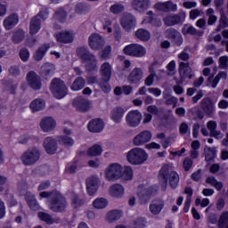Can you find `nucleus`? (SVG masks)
Returning <instances> with one entry per match:
<instances>
[{
    "label": "nucleus",
    "mask_w": 228,
    "mask_h": 228,
    "mask_svg": "<svg viewBox=\"0 0 228 228\" xmlns=\"http://www.w3.org/2000/svg\"><path fill=\"white\" fill-rule=\"evenodd\" d=\"M149 159V154L142 148H133L126 153V161L130 165H143Z\"/></svg>",
    "instance_id": "1"
},
{
    "label": "nucleus",
    "mask_w": 228,
    "mask_h": 228,
    "mask_svg": "<svg viewBox=\"0 0 228 228\" xmlns=\"http://www.w3.org/2000/svg\"><path fill=\"white\" fill-rule=\"evenodd\" d=\"M76 53L78 58L82 60L83 63H86V70L89 72H91V70H97V59H95V56L90 53L88 48L80 46L77 48Z\"/></svg>",
    "instance_id": "2"
},
{
    "label": "nucleus",
    "mask_w": 228,
    "mask_h": 228,
    "mask_svg": "<svg viewBox=\"0 0 228 228\" xmlns=\"http://www.w3.org/2000/svg\"><path fill=\"white\" fill-rule=\"evenodd\" d=\"M122 172H124V167L119 163L110 164L104 170L105 179L111 182L118 181L122 179Z\"/></svg>",
    "instance_id": "3"
},
{
    "label": "nucleus",
    "mask_w": 228,
    "mask_h": 228,
    "mask_svg": "<svg viewBox=\"0 0 228 228\" xmlns=\"http://www.w3.org/2000/svg\"><path fill=\"white\" fill-rule=\"evenodd\" d=\"M40 150L37 147H32L21 155L20 160L26 167H31L40 159Z\"/></svg>",
    "instance_id": "4"
},
{
    "label": "nucleus",
    "mask_w": 228,
    "mask_h": 228,
    "mask_svg": "<svg viewBox=\"0 0 228 228\" xmlns=\"http://www.w3.org/2000/svg\"><path fill=\"white\" fill-rule=\"evenodd\" d=\"M159 175L164 179L165 186H167V182L168 181L169 176V183L171 188H177V184H179V175L175 171L170 172L168 165H165L160 169Z\"/></svg>",
    "instance_id": "5"
},
{
    "label": "nucleus",
    "mask_w": 228,
    "mask_h": 228,
    "mask_svg": "<svg viewBox=\"0 0 228 228\" xmlns=\"http://www.w3.org/2000/svg\"><path fill=\"white\" fill-rule=\"evenodd\" d=\"M137 198L142 205L149 204V200H151V197L156 193L154 187H151L149 185H139L137 188Z\"/></svg>",
    "instance_id": "6"
},
{
    "label": "nucleus",
    "mask_w": 228,
    "mask_h": 228,
    "mask_svg": "<svg viewBox=\"0 0 228 228\" xmlns=\"http://www.w3.org/2000/svg\"><path fill=\"white\" fill-rule=\"evenodd\" d=\"M50 88L56 99H63L67 95V86L60 78H53Z\"/></svg>",
    "instance_id": "7"
},
{
    "label": "nucleus",
    "mask_w": 228,
    "mask_h": 228,
    "mask_svg": "<svg viewBox=\"0 0 228 228\" xmlns=\"http://www.w3.org/2000/svg\"><path fill=\"white\" fill-rule=\"evenodd\" d=\"M49 208L55 213H61V211H65V208H67V200H65L63 195L57 192L55 193V196L52 198V200L49 203Z\"/></svg>",
    "instance_id": "8"
},
{
    "label": "nucleus",
    "mask_w": 228,
    "mask_h": 228,
    "mask_svg": "<svg viewBox=\"0 0 228 228\" xmlns=\"http://www.w3.org/2000/svg\"><path fill=\"white\" fill-rule=\"evenodd\" d=\"M123 53L126 54V56H134L135 58H142L145 54H147V50L145 47L139 44H131L126 45L123 49Z\"/></svg>",
    "instance_id": "9"
},
{
    "label": "nucleus",
    "mask_w": 228,
    "mask_h": 228,
    "mask_svg": "<svg viewBox=\"0 0 228 228\" xmlns=\"http://www.w3.org/2000/svg\"><path fill=\"white\" fill-rule=\"evenodd\" d=\"M143 116L140 110H130L126 116V122L129 127H138Z\"/></svg>",
    "instance_id": "10"
},
{
    "label": "nucleus",
    "mask_w": 228,
    "mask_h": 228,
    "mask_svg": "<svg viewBox=\"0 0 228 228\" xmlns=\"http://www.w3.org/2000/svg\"><path fill=\"white\" fill-rule=\"evenodd\" d=\"M88 43L93 51H99L104 47L106 40H104V37H102V36L100 34L94 33L89 36Z\"/></svg>",
    "instance_id": "11"
},
{
    "label": "nucleus",
    "mask_w": 228,
    "mask_h": 228,
    "mask_svg": "<svg viewBox=\"0 0 228 228\" xmlns=\"http://www.w3.org/2000/svg\"><path fill=\"white\" fill-rule=\"evenodd\" d=\"M43 147L46 154H56V151H58V139L53 136H47L44 139Z\"/></svg>",
    "instance_id": "12"
},
{
    "label": "nucleus",
    "mask_w": 228,
    "mask_h": 228,
    "mask_svg": "<svg viewBox=\"0 0 228 228\" xmlns=\"http://www.w3.org/2000/svg\"><path fill=\"white\" fill-rule=\"evenodd\" d=\"M99 186H101V180H99V176L93 175L87 178L86 190L88 195H95L97 193V190H99Z\"/></svg>",
    "instance_id": "13"
},
{
    "label": "nucleus",
    "mask_w": 228,
    "mask_h": 228,
    "mask_svg": "<svg viewBox=\"0 0 228 228\" xmlns=\"http://www.w3.org/2000/svg\"><path fill=\"white\" fill-rule=\"evenodd\" d=\"M27 83L33 90H40L42 88V80L40 76L35 71H29L27 74Z\"/></svg>",
    "instance_id": "14"
},
{
    "label": "nucleus",
    "mask_w": 228,
    "mask_h": 228,
    "mask_svg": "<svg viewBox=\"0 0 228 228\" xmlns=\"http://www.w3.org/2000/svg\"><path fill=\"white\" fill-rule=\"evenodd\" d=\"M178 70L181 77V81L178 82V85H182L185 79H191V77H193V75L191 74L192 70L189 62H180Z\"/></svg>",
    "instance_id": "15"
},
{
    "label": "nucleus",
    "mask_w": 228,
    "mask_h": 228,
    "mask_svg": "<svg viewBox=\"0 0 228 228\" xmlns=\"http://www.w3.org/2000/svg\"><path fill=\"white\" fill-rule=\"evenodd\" d=\"M39 126L44 133H51L56 129V119L53 117L43 118Z\"/></svg>",
    "instance_id": "16"
},
{
    "label": "nucleus",
    "mask_w": 228,
    "mask_h": 228,
    "mask_svg": "<svg viewBox=\"0 0 228 228\" xmlns=\"http://www.w3.org/2000/svg\"><path fill=\"white\" fill-rule=\"evenodd\" d=\"M184 19H186V13L184 12H180L178 14L165 17L164 24H166V26H175V24L184 22Z\"/></svg>",
    "instance_id": "17"
},
{
    "label": "nucleus",
    "mask_w": 228,
    "mask_h": 228,
    "mask_svg": "<svg viewBox=\"0 0 228 228\" xmlns=\"http://www.w3.org/2000/svg\"><path fill=\"white\" fill-rule=\"evenodd\" d=\"M121 26L126 31H131V29L136 27V18L131 13H125L121 18Z\"/></svg>",
    "instance_id": "18"
},
{
    "label": "nucleus",
    "mask_w": 228,
    "mask_h": 228,
    "mask_svg": "<svg viewBox=\"0 0 228 228\" xmlns=\"http://www.w3.org/2000/svg\"><path fill=\"white\" fill-rule=\"evenodd\" d=\"M19 24V14L12 12L4 19L3 26L6 31L13 29Z\"/></svg>",
    "instance_id": "19"
},
{
    "label": "nucleus",
    "mask_w": 228,
    "mask_h": 228,
    "mask_svg": "<svg viewBox=\"0 0 228 228\" xmlns=\"http://www.w3.org/2000/svg\"><path fill=\"white\" fill-rule=\"evenodd\" d=\"M152 138V134H151L150 131H142L140 134H138L133 140L134 145L136 147H140L148 142H151V139Z\"/></svg>",
    "instance_id": "20"
},
{
    "label": "nucleus",
    "mask_w": 228,
    "mask_h": 228,
    "mask_svg": "<svg viewBox=\"0 0 228 228\" xmlns=\"http://www.w3.org/2000/svg\"><path fill=\"white\" fill-rule=\"evenodd\" d=\"M74 31L64 30L56 34V40L60 44H72L74 42Z\"/></svg>",
    "instance_id": "21"
},
{
    "label": "nucleus",
    "mask_w": 228,
    "mask_h": 228,
    "mask_svg": "<svg viewBox=\"0 0 228 228\" xmlns=\"http://www.w3.org/2000/svg\"><path fill=\"white\" fill-rule=\"evenodd\" d=\"M126 108L124 107H114L110 112V118L115 124H120L122 122V118H124V115H126Z\"/></svg>",
    "instance_id": "22"
},
{
    "label": "nucleus",
    "mask_w": 228,
    "mask_h": 228,
    "mask_svg": "<svg viewBox=\"0 0 228 228\" xmlns=\"http://www.w3.org/2000/svg\"><path fill=\"white\" fill-rule=\"evenodd\" d=\"M143 79V70L141 68H134L129 74L127 81L130 85H136Z\"/></svg>",
    "instance_id": "23"
},
{
    "label": "nucleus",
    "mask_w": 228,
    "mask_h": 228,
    "mask_svg": "<svg viewBox=\"0 0 228 228\" xmlns=\"http://www.w3.org/2000/svg\"><path fill=\"white\" fill-rule=\"evenodd\" d=\"M200 108L206 115H213L214 111L216 110L215 102H213V100L209 97H206L200 102Z\"/></svg>",
    "instance_id": "24"
},
{
    "label": "nucleus",
    "mask_w": 228,
    "mask_h": 228,
    "mask_svg": "<svg viewBox=\"0 0 228 228\" xmlns=\"http://www.w3.org/2000/svg\"><path fill=\"white\" fill-rule=\"evenodd\" d=\"M125 191L126 189H124V186L119 183H114L109 188L110 196L113 197L114 199H122Z\"/></svg>",
    "instance_id": "25"
},
{
    "label": "nucleus",
    "mask_w": 228,
    "mask_h": 228,
    "mask_svg": "<svg viewBox=\"0 0 228 228\" xmlns=\"http://www.w3.org/2000/svg\"><path fill=\"white\" fill-rule=\"evenodd\" d=\"M165 208V200H154L150 203V213L154 216H158L163 211Z\"/></svg>",
    "instance_id": "26"
},
{
    "label": "nucleus",
    "mask_w": 228,
    "mask_h": 228,
    "mask_svg": "<svg viewBox=\"0 0 228 228\" xmlns=\"http://www.w3.org/2000/svg\"><path fill=\"white\" fill-rule=\"evenodd\" d=\"M100 74L102 79H108L111 81V76H113V67L110 62H103L100 68Z\"/></svg>",
    "instance_id": "27"
},
{
    "label": "nucleus",
    "mask_w": 228,
    "mask_h": 228,
    "mask_svg": "<svg viewBox=\"0 0 228 228\" xmlns=\"http://www.w3.org/2000/svg\"><path fill=\"white\" fill-rule=\"evenodd\" d=\"M73 106L78 110V111H88L90 110L91 104L88 100L78 97L73 101Z\"/></svg>",
    "instance_id": "28"
},
{
    "label": "nucleus",
    "mask_w": 228,
    "mask_h": 228,
    "mask_svg": "<svg viewBox=\"0 0 228 228\" xmlns=\"http://www.w3.org/2000/svg\"><path fill=\"white\" fill-rule=\"evenodd\" d=\"M90 133H101L104 129V122L100 118L91 120L87 125Z\"/></svg>",
    "instance_id": "29"
},
{
    "label": "nucleus",
    "mask_w": 228,
    "mask_h": 228,
    "mask_svg": "<svg viewBox=\"0 0 228 228\" xmlns=\"http://www.w3.org/2000/svg\"><path fill=\"white\" fill-rule=\"evenodd\" d=\"M132 6L136 12H143L146 10H149L151 0H134Z\"/></svg>",
    "instance_id": "30"
},
{
    "label": "nucleus",
    "mask_w": 228,
    "mask_h": 228,
    "mask_svg": "<svg viewBox=\"0 0 228 228\" xmlns=\"http://www.w3.org/2000/svg\"><path fill=\"white\" fill-rule=\"evenodd\" d=\"M124 216V213L122 210L114 209L110 210L106 214L105 220L109 222V224H113V222H117L118 220H120L122 216Z\"/></svg>",
    "instance_id": "31"
},
{
    "label": "nucleus",
    "mask_w": 228,
    "mask_h": 228,
    "mask_svg": "<svg viewBox=\"0 0 228 228\" xmlns=\"http://www.w3.org/2000/svg\"><path fill=\"white\" fill-rule=\"evenodd\" d=\"M51 48V45L49 44H45L43 45H41L34 53V60H36V61H42V60H44V57L45 56V53H47V51H49V49Z\"/></svg>",
    "instance_id": "32"
},
{
    "label": "nucleus",
    "mask_w": 228,
    "mask_h": 228,
    "mask_svg": "<svg viewBox=\"0 0 228 228\" xmlns=\"http://www.w3.org/2000/svg\"><path fill=\"white\" fill-rule=\"evenodd\" d=\"M29 107L33 113L42 111V110H45V101L40 98L35 99L30 102Z\"/></svg>",
    "instance_id": "33"
},
{
    "label": "nucleus",
    "mask_w": 228,
    "mask_h": 228,
    "mask_svg": "<svg viewBox=\"0 0 228 228\" xmlns=\"http://www.w3.org/2000/svg\"><path fill=\"white\" fill-rule=\"evenodd\" d=\"M42 28V22L40 21V19H37V17H33L30 20L29 25V33L30 35H37L40 31Z\"/></svg>",
    "instance_id": "34"
},
{
    "label": "nucleus",
    "mask_w": 228,
    "mask_h": 228,
    "mask_svg": "<svg viewBox=\"0 0 228 228\" xmlns=\"http://www.w3.org/2000/svg\"><path fill=\"white\" fill-rule=\"evenodd\" d=\"M26 200L27 204H28V207L30 209H32V211H38V209H40V205L33 194L27 192Z\"/></svg>",
    "instance_id": "35"
},
{
    "label": "nucleus",
    "mask_w": 228,
    "mask_h": 228,
    "mask_svg": "<svg viewBox=\"0 0 228 228\" xmlns=\"http://www.w3.org/2000/svg\"><path fill=\"white\" fill-rule=\"evenodd\" d=\"M54 70H56V67L53 63L46 62L41 67V74L46 77L53 76Z\"/></svg>",
    "instance_id": "36"
},
{
    "label": "nucleus",
    "mask_w": 228,
    "mask_h": 228,
    "mask_svg": "<svg viewBox=\"0 0 228 228\" xmlns=\"http://www.w3.org/2000/svg\"><path fill=\"white\" fill-rule=\"evenodd\" d=\"M135 37L142 42H149L151 40V32L145 28H139L135 31Z\"/></svg>",
    "instance_id": "37"
},
{
    "label": "nucleus",
    "mask_w": 228,
    "mask_h": 228,
    "mask_svg": "<svg viewBox=\"0 0 228 228\" xmlns=\"http://www.w3.org/2000/svg\"><path fill=\"white\" fill-rule=\"evenodd\" d=\"M86 83V82L85 81V78H83L82 77H78L71 85L70 89L73 92H79V90H83V88H85Z\"/></svg>",
    "instance_id": "38"
},
{
    "label": "nucleus",
    "mask_w": 228,
    "mask_h": 228,
    "mask_svg": "<svg viewBox=\"0 0 228 228\" xmlns=\"http://www.w3.org/2000/svg\"><path fill=\"white\" fill-rule=\"evenodd\" d=\"M57 141L61 145H64L65 147H72L74 145V140L68 135H60L57 137Z\"/></svg>",
    "instance_id": "39"
},
{
    "label": "nucleus",
    "mask_w": 228,
    "mask_h": 228,
    "mask_svg": "<svg viewBox=\"0 0 228 228\" xmlns=\"http://www.w3.org/2000/svg\"><path fill=\"white\" fill-rule=\"evenodd\" d=\"M93 207L95 209H104L108 208V200L106 198H97L93 201Z\"/></svg>",
    "instance_id": "40"
},
{
    "label": "nucleus",
    "mask_w": 228,
    "mask_h": 228,
    "mask_svg": "<svg viewBox=\"0 0 228 228\" xmlns=\"http://www.w3.org/2000/svg\"><path fill=\"white\" fill-rule=\"evenodd\" d=\"M65 19H67V12L65 10L58 9L53 15L55 22H64Z\"/></svg>",
    "instance_id": "41"
},
{
    "label": "nucleus",
    "mask_w": 228,
    "mask_h": 228,
    "mask_svg": "<svg viewBox=\"0 0 228 228\" xmlns=\"http://www.w3.org/2000/svg\"><path fill=\"white\" fill-rule=\"evenodd\" d=\"M88 156H101L102 154V146L94 144L87 151Z\"/></svg>",
    "instance_id": "42"
},
{
    "label": "nucleus",
    "mask_w": 228,
    "mask_h": 228,
    "mask_svg": "<svg viewBox=\"0 0 228 228\" xmlns=\"http://www.w3.org/2000/svg\"><path fill=\"white\" fill-rule=\"evenodd\" d=\"M99 86L103 94H110V92H111V85H110V80H108V78H102Z\"/></svg>",
    "instance_id": "43"
},
{
    "label": "nucleus",
    "mask_w": 228,
    "mask_h": 228,
    "mask_svg": "<svg viewBox=\"0 0 228 228\" xmlns=\"http://www.w3.org/2000/svg\"><path fill=\"white\" fill-rule=\"evenodd\" d=\"M207 184H210L211 186H214L217 191H220L222 188H224V184L222 182H218L216 180L214 176H208L206 180Z\"/></svg>",
    "instance_id": "44"
},
{
    "label": "nucleus",
    "mask_w": 228,
    "mask_h": 228,
    "mask_svg": "<svg viewBox=\"0 0 228 228\" xmlns=\"http://www.w3.org/2000/svg\"><path fill=\"white\" fill-rule=\"evenodd\" d=\"M207 17H208V26H213L216 20H218V18L215 15V10L213 8H209L206 12Z\"/></svg>",
    "instance_id": "45"
},
{
    "label": "nucleus",
    "mask_w": 228,
    "mask_h": 228,
    "mask_svg": "<svg viewBox=\"0 0 228 228\" xmlns=\"http://www.w3.org/2000/svg\"><path fill=\"white\" fill-rule=\"evenodd\" d=\"M216 158V148H205V159L211 161Z\"/></svg>",
    "instance_id": "46"
},
{
    "label": "nucleus",
    "mask_w": 228,
    "mask_h": 228,
    "mask_svg": "<svg viewBox=\"0 0 228 228\" xmlns=\"http://www.w3.org/2000/svg\"><path fill=\"white\" fill-rule=\"evenodd\" d=\"M122 177L125 181H131L133 179V167L126 166L123 168Z\"/></svg>",
    "instance_id": "47"
},
{
    "label": "nucleus",
    "mask_w": 228,
    "mask_h": 228,
    "mask_svg": "<svg viewBox=\"0 0 228 228\" xmlns=\"http://www.w3.org/2000/svg\"><path fill=\"white\" fill-rule=\"evenodd\" d=\"M24 35H25L24 30L22 29L16 30L12 37V42L14 44H20V42L24 40Z\"/></svg>",
    "instance_id": "48"
},
{
    "label": "nucleus",
    "mask_w": 228,
    "mask_h": 228,
    "mask_svg": "<svg viewBox=\"0 0 228 228\" xmlns=\"http://www.w3.org/2000/svg\"><path fill=\"white\" fill-rule=\"evenodd\" d=\"M35 17L42 19L43 20H47V19H49V10L46 7H42Z\"/></svg>",
    "instance_id": "49"
},
{
    "label": "nucleus",
    "mask_w": 228,
    "mask_h": 228,
    "mask_svg": "<svg viewBox=\"0 0 228 228\" xmlns=\"http://www.w3.org/2000/svg\"><path fill=\"white\" fill-rule=\"evenodd\" d=\"M38 218H40L43 222H45L46 224H53L54 220L53 217L45 212H39L38 213Z\"/></svg>",
    "instance_id": "50"
},
{
    "label": "nucleus",
    "mask_w": 228,
    "mask_h": 228,
    "mask_svg": "<svg viewBox=\"0 0 228 228\" xmlns=\"http://www.w3.org/2000/svg\"><path fill=\"white\" fill-rule=\"evenodd\" d=\"M110 10L111 13H114L115 15H118V13H122V12H124L125 7L121 4H115L110 6Z\"/></svg>",
    "instance_id": "51"
},
{
    "label": "nucleus",
    "mask_w": 228,
    "mask_h": 228,
    "mask_svg": "<svg viewBox=\"0 0 228 228\" xmlns=\"http://www.w3.org/2000/svg\"><path fill=\"white\" fill-rule=\"evenodd\" d=\"M134 225L135 228H144L147 225V218L138 217L134 222Z\"/></svg>",
    "instance_id": "52"
},
{
    "label": "nucleus",
    "mask_w": 228,
    "mask_h": 228,
    "mask_svg": "<svg viewBox=\"0 0 228 228\" xmlns=\"http://www.w3.org/2000/svg\"><path fill=\"white\" fill-rule=\"evenodd\" d=\"M154 77H156V72L152 71L144 80L146 86H152L154 83Z\"/></svg>",
    "instance_id": "53"
},
{
    "label": "nucleus",
    "mask_w": 228,
    "mask_h": 228,
    "mask_svg": "<svg viewBox=\"0 0 228 228\" xmlns=\"http://www.w3.org/2000/svg\"><path fill=\"white\" fill-rule=\"evenodd\" d=\"M20 58L21 61H28L29 60V50L23 48L20 51Z\"/></svg>",
    "instance_id": "54"
},
{
    "label": "nucleus",
    "mask_w": 228,
    "mask_h": 228,
    "mask_svg": "<svg viewBox=\"0 0 228 228\" xmlns=\"http://www.w3.org/2000/svg\"><path fill=\"white\" fill-rule=\"evenodd\" d=\"M177 12V4L172 3V1L166 2V12Z\"/></svg>",
    "instance_id": "55"
},
{
    "label": "nucleus",
    "mask_w": 228,
    "mask_h": 228,
    "mask_svg": "<svg viewBox=\"0 0 228 228\" xmlns=\"http://www.w3.org/2000/svg\"><path fill=\"white\" fill-rule=\"evenodd\" d=\"M220 225H226L225 228H228V212H224L221 215L219 219Z\"/></svg>",
    "instance_id": "56"
},
{
    "label": "nucleus",
    "mask_w": 228,
    "mask_h": 228,
    "mask_svg": "<svg viewBox=\"0 0 228 228\" xmlns=\"http://www.w3.org/2000/svg\"><path fill=\"white\" fill-rule=\"evenodd\" d=\"M8 187V178L0 175V191H4Z\"/></svg>",
    "instance_id": "57"
},
{
    "label": "nucleus",
    "mask_w": 228,
    "mask_h": 228,
    "mask_svg": "<svg viewBox=\"0 0 228 228\" xmlns=\"http://www.w3.org/2000/svg\"><path fill=\"white\" fill-rule=\"evenodd\" d=\"M9 73L14 77H16V76H20V68H19V66H11L9 69Z\"/></svg>",
    "instance_id": "58"
},
{
    "label": "nucleus",
    "mask_w": 228,
    "mask_h": 228,
    "mask_svg": "<svg viewBox=\"0 0 228 228\" xmlns=\"http://www.w3.org/2000/svg\"><path fill=\"white\" fill-rule=\"evenodd\" d=\"M147 22H150L152 26L159 27L161 26V20H154L152 17H150L149 20H143L142 24H147Z\"/></svg>",
    "instance_id": "59"
},
{
    "label": "nucleus",
    "mask_w": 228,
    "mask_h": 228,
    "mask_svg": "<svg viewBox=\"0 0 228 228\" xmlns=\"http://www.w3.org/2000/svg\"><path fill=\"white\" fill-rule=\"evenodd\" d=\"M179 31H177L175 28H168L166 30L165 35L166 37H167V38H170L171 40H173V38H175V34L178 33Z\"/></svg>",
    "instance_id": "60"
},
{
    "label": "nucleus",
    "mask_w": 228,
    "mask_h": 228,
    "mask_svg": "<svg viewBox=\"0 0 228 228\" xmlns=\"http://www.w3.org/2000/svg\"><path fill=\"white\" fill-rule=\"evenodd\" d=\"M200 15H202V12L199 9H194L190 12V19H191V20H195V19L200 17Z\"/></svg>",
    "instance_id": "61"
},
{
    "label": "nucleus",
    "mask_w": 228,
    "mask_h": 228,
    "mask_svg": "<svg viewBox=\"0 0 228 228\" xmlns=\"http://www.w3.org/2000/svg\"><path fill=\"white\" fill-rule=\"evenodd\" d=\"M180 134H186L190 131V126H188V123L183 122L180 125Z\"/></svg>",
    "instance_id": "62"
},
{
    "label": "nucleus",
    "mask_w": 228,
    "mask_h": 228,
    "mask_svg": "<svg viewBox=\"0 0 228 228\" xmlns=\"http://www.w3.org/2000/svg\"><path fill=\"white\" fill-rule=\"evenodd\" d=\"M111 53V46L110 45H107L104 47V49L102 51L101 56L102 58H103L104 60H106V58H108V56H110V53Z\"/></svg>",
    "instance_id": "63"
},
{
    "label": "nucleus",
    "mask_w": 228,
    "mask_h": 228,
    "mask_svg": "<svg viewBox=\"0 0 228 228\" xmlns=\"http://www.w3.org/2000/svg\"><path fill=\"white\" fill-rule=\"evenodd\" d=\"M220 69H225L228 67V58L227 56H222L219 58Z\"/></svg>",
    "instance_id": "64"
}]
</instances>
